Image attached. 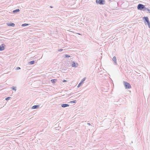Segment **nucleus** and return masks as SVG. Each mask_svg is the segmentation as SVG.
<instances>
[{
    "mask_svg": "<svg viewBox=\"0 0 150 150\" xmlns=\"http://www.w3.org/2000/svg\"><path fill=\"white\" fill-rule=\"evenodd\" d=\"M123 84L125 88H131V86L130 84L127 82L124 81Z\"/></svg>",
    "mask_w": 150,
    "mask_h": 150,
    "instance_id": "2",
    "label": "nucleus"
},
{
    "mask_svg": "<svg viewBox=\"0 0 150 150\" xmlns=\"http://www.w3.org/2000/svg\"><path fill=\"white\" fill-rule=\"evenodd\" d=\"M146 11L147 13H149L150 14V9L149 8L145 7V8L144 9V11Z\"/></svg>",
    "mask_w": 150,
    "mask_h": 150,
    "instance_id": "11",
    "label": "nucleus"
},
{
    "mask_svg": "<svg viewBox=\"0 0 150 150\" xmlns=\"http://www.w3.org/2000/svg\"><path fill=\"white\" fill-rule=\"evenodd\" d=\"M21 69V68L19 67H17L16 68V70H18Z\"/></svg>",
    "mask_w": 150,
    "mask_h": 150,
    "instance_id": "21",
    "label": "nucleus"
},
{
    "mask_svg": "<svg viewBox=\"0 0 150 150\" xmlns=\"http://www.w3.org/2000/svg\"><path fill=\"white\" fill-rule=\"evenodd\" d=\"M67 81L65 80H64L63 81V82H66Z\"/></svg>",
    "mask_w": 150,
    "mask_h": 150,
    "instance_id": "25",
    "label": "nucleus"
},
{
    "mask_svg": "<svg viewBox=\"0 0 150 150\" xmlns=\"http://www.w3.org/2000/svg\"><path fill=\"white\" fill-rule=\"evenodd\" d=\"M5 45L4 44H2L1 45H0V51H2L5 49Z\"/></svg>",
    "mask_w": 150,
    "mask_h": 150,
    "instance_id": "6",
    "label": "nucleus"
},
{
    "mask_svg": "<svg viewBox=\"0 0 150 150\" xmlns=\"http://www.w3.org/2000/svg\"><path fill=\"white\" fill-rule=\"evenodd\" d=\"M28 25H29L28 24H26V23L23 24L22 25V26H27Z\"/></svg>",
    "mask_w": 150,
    "mask_h": 150,
    "instance_id": "16",
    "label": "nucleus"
},
{
    "mask_svg": "<svg viewBox=\"0 0 150 150\" xmlns=\"http://www.w3.org/2000/svg\"><path fill=\"white\" fill-rule=\"evenodd\" d=\"M81 83H81L80 82V83L78 85V86H77V87H78V88H79V87L80 86H81Z\"/></svg>",
    "mask_w": 150,
    "mask_h": 150,
    "instance_id": "20",
    "label": "nucleus"
},
{
    "mask_svg": "<svg viewBox=\"0 0 150 150\" xmlns=\"http://www.w3.org/2000/svg\"><path fill=\"white\" fill-rule=\"evenodd\" d=\"M20 11V10L19 9H17L13 10V13H15L18 12H19Z\"/></svg>",
    "mask_w": 150,
    "mask_h": 150,
    "instance_id": "12",
    "label": "nucleus"
},
{
    "mask_svg": "<svg viewBox=\"0 0 150 150\" xmlns=\"http://www.w3.org/2000/svg\"><path fill=\"white\" fill-rule=\"evenodd\" d=\"M96 3L100 5H103L105 4V0H96Z\"/></svg>",
    "mask_w": 150,
    "mask_h": 150,
    "instance_id": "3",
    "label": "nucleus"
},
{
    "mask_svg": "<svg viewBox=\"0 0 150 150\" xmlns=\"http://www.w3.org/2000/svg\"><path fill=\"white\" fill-rule=\"evenodd\" d=\"M57 80L56 79H52L51 80V81L52 83H54L56 82Z\"/></svg>",
    "mask_w": 150,
    "mask_h": 150,
    "instance_id": "13",
    "label": "nucleus"
},
{
    "mask_svg": "<svg viewBox=\"0 0 150 150\" xmlns=\"http://www.w3.org/2000/svg\"><path fill=\"white\" fill-rule=\"evenodd\" d=\"M61 107L62 108H65L66 107H69V105L67 104H61Z\"/></svg>",
    "mask_w": 150,
    "mask_h": 150,
    "instance_id": "8",
    "label": "nucleus"
},
{
    "mask_svg": "<svg viewBox=\"0 0 150 150\" xmlns=\"http://www.w3.org/2000/svg\"><path fill=\"white\" fill-rule=\"evenodd\" d=\"M63 50V49H60L58 50V51L59 52H61V51H62Z\"/></svg>",
    "mask_w": 150,
    "mask_h": 150,
    "instance_id": "23",
    "label": "nucleus"
},
{
    "mask_svg": "<svg viewBox=\"0 0 150 150\" xmlns=\"http://www.w3.org/2000/svg\"><path fill=\"white\" fill-rule=\"evenodd\" d=\"M65 57H70V56L67 54L65 55Z\"/></svg>",
    "mask_w": 150,
    "mask_h": 150,
    "instance_id": "18",
    "label": "nucleus"
},
{
    "mask_svg": "<svg viewBox=\"0 0 150 150\" xmlns=\"http://www.w3.org/2000/svg\"><path fill=\"white\" fill-rule=\"evenodd\" d=\"M112 0H109V1H111Z\"/></svg>",
    "mask_w": 150,
    "mask_h": 150,
    "instance_id": "28",
    "label": "nucleus"
},
{
    "mask_svg": "<svg viewBox=\"0 0 150 150\" xmlns=\"http://www.w3.org/2000/svg\"><path fill=\"white\" fill-rule=\"evenodd\" d=\"M144 19L145 20H144L145 23L146 22L147 23V24L148 25L149 27V28H150V23L148 18L147 17H143V19Z\"/></svg>",
    "mask_w": 150,
    "mask_h": 150,
    "instance_id": "4",
    "label": "nucleus"
},
{
    "mask_svg": "<svg viewBox=\"0 0 150 150\" xmlns=\"http://www.w3.org/2000/svg\"><path fill=\"white\" fill-rule=\"evenodd\" d=\"M39 107L40 105H35L32 107L31 108L32 109H37L39 108Z\"/></svg>",
    "mask_w": 150,
    "mask_h": 150,
    "instance_id": "10",
    "label": "nucleus"
},
{
    "mask_svg": "<svg viewBox=\"0 0 150 150\" xmlns=\"http://www.w3.org/2000/svg\"><path fill=\"white\" fill-rule=\"evenodd\" d=\"M11 98V97H8L5 99L6 100H9Z\"/></svg>",
    "mask_w": 150,
    "mask_h": 150,
    "instance_id": "22",
    "label": "nucleus"
},
{
    "mask_svg": "<svg viewBox=\"0 0 150 150\" xmlns=\"http://www.w3.org/2000/svg\"><path fill=\"white\" fill-rule=\"evenodd\" d=\"M85 79H86V78H83L82 79V80L81 81V83H83V82L85 80Z\"/></svg>",
    "mask_w": 150,
    "mask_h": 150,
    "instance_id": "17",
    "label": "nucleus"
},
{
    "mask_svg": "<svg viewBox=\"0 0 150 150\" xmlns=\"http://www.w3.org/2000/svg\"><path fill=\"white\" fill-rule=\"evenodd\" d=\"M7 25L8 26H12V27H14L15 26V24L12 23H7Z\"/></svg>",
    "mask_w": 150,
    "mask_h": 150,
    "instance_id": "9",
    "label": "nucleus"
},
{
    "mask_svg": "<svg viewBox=\"0 0 150 150\" xmlns=\"http://www.w3.org/2000/svg\"><path fill=\"white\" fill-rule=\"evenodd\" d=\"M70 102L71 103H76V100H74L71 101Z\"/></svg>",
    "mask_w": 150,
    "mask_h": 150,
    "instance_id": "19",
    "label": "nucleus"
},
{
    "mask_svg": "<svg viewBox=\"0 0 150 150\" xmlns=\"http://www.w3.org/2000/svg\"><path fill=\"white\" fill-rule=\"evenodd\" d=\"M87 124L89 125H90V123H88Z\"/></svg>",
    "mask_w": 150,
    "mask_h": 150,
    "instance_id": "26",
    "label": "nucleus"
},
{
    "mask_svg": "<svg viewBox=\"0 0 150 150\" xmlns=\"http://www.w3.org/2000/svg\"><path fill=\"white\" fill-rule=\"evenodd\" d=\"M11 88L13 90L16 91V87H14V86H13Z\"/></svg>",
    "mask_w": 150,
    "mask_h": 150,
    "instance_id": "15",
    "label": "nucleus"
},
{
    "mask_svg": "<svg viewBox=\"0 0 150 150\" xmlns=\"http://www.w3.org/2000/svg\"><path fill=\"white\" fill-rule=\"evenodd\" d=\"M72 67H76L78 66V64L77 63H75L74 62H72Z\"/></svg>",
    "mask_w": 150,
    "mask_h": 150,
    "instance_id": "5",
    "label": "nucleus"
},
{
    "mask_svg": "<svg viewBox=\"0 0 150 150\" xmlns=\"http://www.w3.org/2000/svg\"><path fill=\"white\" fill-rule=\"evenodd\" d=\"M73 93H70L69 94V95L70 96H71V95H73Z\"/></svg>",
    "mask_w": 150,
    "mask_h": 150,
    "instance_id": "24",
    "label": "nucleus"
},
{
    "mask_svg": "<svg viewBox=\"0 0 150 150\" xmlns=\"http://www.w3.org/2000/svg\"><path fill=\"white\" fill-rule=\"evenodd\" d=\"M112 60L115 63L116 65L117 64V59L116 57L114 56L112 58Z\"/></svg>",
    "mask_w": 150,
    "mask_h": 150,
    "instance_id": "7",
    "label": "nucleus"
},
{
    "mask_svg": "<svg viewBox=\"0 0 150 150\" xmlns=\"http://www.w3.org/2000/svg\"><path fill=\"white\" fill-rule=\"evenodd\" d=\"M35 61H32L29 62V63L30 64H33L35 63Z\"/></svg>",
    "mask_w": 150,
    "mask_h": 150,
    "instance_id": "14",
    "label": "nucleus"
},
{
    "mask_svg": "<svg viewBox=\"0 0 150 150\" xmlns=\"http://www.w3.org/2000/svg\"><path fill=\"white\" fill-rule=\"evenodd\" d=\"M145 7L144 5L142 4H139L137 7V9L140 10L144 11V9L145 8Z\"/></svg>",
    "mask_w": 150,
    "mask_h": 150,
    "instance_id": "1",
    "label": "nucleus"
},
{
    "mask_svg": "<svg viewBox=\"0 0 150 150\" xmlns=\"http://www.w3.org/2000/svg\"><path fill=\"white\" fill-rule=\"evenodd\" d=\"M50 8H52V6H50Z\"/></svg>",
    "mask_w": 150,
    "mask_h": 150,
    "instance_id": "27",
    "label": "nucleus"
}]
</instances>
